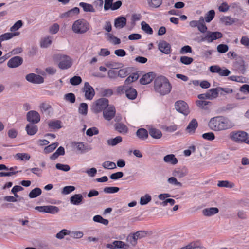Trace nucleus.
<instances>
[{"mask_svg":"<svg viewBox=\"0 0 249 249\" xmlns=\"http://www.w3.org/2000/svg\"><path fill=\"white\" fill-rule=\"evenodd\" d=\"M208 126L211 130L216 131L226 130L232 127L228 119L223 116H216L211 118L209 122Z\"/></svg>","mask_w":249,"mask_h":249,"instance_id":"f257e3e1","label":"nucleus"},{"mask_svg":"<svg viewBox=\"0 0 249 249\" xmlns=\"http://www.w3.org/2000/svg\"><path fill=\"white\" fill-rule=\"evenodd\" d=\"M154 89L156 92L164 95L170 92L171 85L166 77L159 76L154 81Z\"/></svg>","mask_w":249,"mask_h":249,"instance_id":"f03ea898","label":"nucleus"},{"mask_svg":"<svg viewBox=\"0 0 249 249\" xmlns=\"http://www.w3.org/2000/svg\"><path fill=\"white\" fill-rule=\"evenodd\" d=\"M53 59L58 61V66L62 70H66L71 68L73 64V59L70 56L65 54H57L54 55Z\"/></svg>","mask_w":249,"mask_h":249,"instance_id":"7ed1b4c3","label":"nucleus"},{"mask_svg":"<svg viewBox=\"0 0 249 249\" xmlns=\"http://www.w3.org/2000/svg\"><path fill=\"white\" fill-rule=\"evenodd\" d=\"M89 29V24L86 20L80 19L76 20L72 26V31L77 34H83Z\"/></svg>","mask_w":249,"mask_h":249,"instance_id":"20e7f679","label":"nucleus"},{"mask_svg":"<svg viewBox=\"0 0 249 249\" xmlns=\"http://www.w3.org/2000/svg\"><path fill=\"white\" fill-rule=\"evenodd\" d=\"M108 106V100L106 98H100L96 100L93 104L92 110L97 113L104 110Z\"/></svg>","mask_w":249,"mask_h":249,"instance_id":"39448f33","label":"nucleus"},{"mask_svg":"<svg viewBox=\"0 0 249 249\" xmlns=\"http://www.w3.org/2000/svg\"><path fill=\"white\" fill-rule=\"evenodd\" d=\"M231 138L235 141L244 142L249 144V137L248 134L244 131H239L232 134Z\"/></svg>","mask_w":249,"mask_h":249,"instance_id":"423d86ee","label":"nucleus"},{"mask_svg":"<svg viewBox=\"0 0 249 249\" xmlns=\"http://www.w3.org/2000/svg\"><path fill=\"white\" fill-rule=\"evenodd\" d=\"M175 108L177 111L182 113L184 115H187L189 113L188 105L183 101L179 100L175 103Z\"/></svg>","mask_w":249,"mask_h":249,"instance_id":"0eeeda50","label":"nucleus"},{"mask_svg":"<svg viewBox=\"0 0 249 249\" xmlns=\"http://www.w3.org/2000/svg\"><path fill=\"white\" fill-rule=\"evenodd\" d=\"M82 91L85 93V97L86 99L91 100L95 95V91L88 82H85Z\"/></svg>","mask_w":249,"mask_h":249,"instance_id":"6e6552de","label":"nucleus"},{"mask_svg":"<svg viewBox=\"0 0 249 249\" xmlns=\"http://www.w3.org/2000/svg\"><path fill=\"white\" fill-rule=\"evenodd\" d=\"M222 37V34L219 32H208L205 36L201 39V40L212 42L213 40L220 38Z\"/></svg>","mask_w":249,"mask_h":249,"instance_id":"1a4fd4ad","label":"nucleus"},{"mask_svg":"<svg viewBox=\"0 0 249 249\" xmlns=\"http://www.w3.org/2000/svg\"><path fill=\"white\" fill-rule=\"evenodd\" d=\"M27 120L32 124H36L40 121V116L37 112L32 110L27 113Z\"/></svg>","mask_w":249,"mask_h":249,"instance_id":"9d476101","label":"nucleus"},{"mask_svg":"<svg viewBox=\"0 0 249 249\" xmlns=\"http://www.w3.org/2000/svg\"><path fill=\"white\" fill-rule=\"evenodd\" d=\"M210 71L213 73H217L221 76H228L230 73V71L227 69H222L217 65L212 66L210 67Z\"/></svg>","mask_w":249,"mask_h":249,"instance_id":"9b49d317","label":"nucleus"},{"mask_svg":"<svg viewBox=\"0 0 249 249\" xmlns=\"http://www.w3.org/2000/svg\"><path fill=\"white\" fill-rule=\"evenodd\" d=\"M26 79L28 81L34 84H41L44 82V79L41 76L35 73L27 74Z\"/></svg>","mask_w":249,"mask_h":249,"instance_id":"f8f14e48","label":"nucleus"},{"mask_svg":"<svg viewBox=\"0 0 249 249\" xmlns=\"http://www.w3.org/2000/svg\"><path fill=\"white\" fill-rule=\"evenodd\" d=\"M115 113L116 110L114 107L110 106L104 110L103 114L106 120L110 121L115 116Z\"/></svg>","mask_w":249,"mask_h":249,"instance_id":"ddd939ff","label":"nucleus"},{"mask_svg":"<svg viewBox=\"0 0 249 249\" xmlns=\"http://www.w3.org/2000/svg\"><path fill=\"white\" fill-rule=\"evenodd\" d=\"M158 48L162 53L168 54L171 53L170 44L164 40L160 41L158 44Z\"/></svg>","mask_w":249,"mask_h":249,"instance_id":"4468645a","label":"nucleus"},{"mask_svg":"<svg viewBox=\"0 0 249 249\" xmlns=\"http://www.w3.org/2000/svg\"><path fill=\"white\" fill-rule=\"evenodd\" d=\"M23 62L22 58L20 56H15L11 58L7 63L9 68H16L19 66Z\"/></svg>","mask_w":249,"mask_h":249,"instance_id":"2eb2a0df","label":"nucleus"},{"mask_svg":"<svg viewBox=\"0 0 249 249\" xmlns=\"http://www.w3.org/2000/svg\"><path fill=\"white\" fill-rule=\"evenodd\" d=\"M154 77V74L153 72H149L144 74L140 79V82L142 84L146 85L150 83Z\"/></svg>","mask_w":249,"mask_h":249,"instance_id":"dca6fc26","label":"nucleus"},{"mask_svg":"<svg viewBox=\"0 0 249 249\" xmlns=\"http://www.w3.org/2000/svg\"><path fill=\"white\" fill-rule=\"evenodd\" d=\"M198 127V123L196 119H193L189 123L186 130L189 134H193L196 128Z\"/></svg>","mask_w":249,"mask_h":249,"instance_id":"f3484780","label":"nucleus"},{"mask_svg":"<svg viewBox=\"0 0 249 249\" xmlns=\"http://www.w3.org/2000/svg\"><path fill=\"white\" fill-rule=\"evenodd\" d=\"M126 19L125 17H120L115 19L114 26L116 28H122L126 25Z\"/></svg>","mask_w":249,"mask_h":249,"instance_id":"a211bd4d","label":"nucleus"},{"mask_svg":"<svg viewBox=\"0 0 249 249\" xmlns=\"http://www.w3.org/2000/svg\"><path fill=\"white\" fill-rule=\"evenodd\" d=\"M125 93L126 96L131 100L135 99L137 95L136 90L132 88H129L128 89H126Z\"/></svg>","mask_w":249,"mask_h":249,"instance_id":"6ab92c4d","label":"nucleus"},{"mask_svg":"<svg viewBox=\"0 0 249 249\" xmlns=\"http://www.w3.org/2000/svg\"><path fill=\"white\" fill-rule=\"evenodd\" d=\"M38 128L36 125L34 124H29L26 126V130L29 135H33L37 131Z\"/></svg>","mask_w":249,"mask_h":249,"instance_id":"aec40b11","label":"nucleus"},{"mask_svg":"<svg viewBox=\"0 0 249 249\" xmlns=\"http://www.w3.org/2000/svg\"><path fill=\"white\" fill-rule=\"evenodd\" d=\"M218 212V209L215 207L204 209L202 211L203 215L206 216H210L213 214L217 213Z\"/></svg>","mask_w":249,"mask_h":249,"instance_id":"412c9836","label":"nucleus"},{"mask_svg":"<svg viewBox=\"0 0 249 249\" xmlns=\"http://www.w3.org/2000/svg\"><path fill=\"white\" fill-rule=\"evenodd\" d=\"M164 162L175 165L178 163V160L173 154H169L164 156L163 158Z\"/></svg>","mask_w":249,"mask_h":249,"instance_id":"4be33fe9","label":"nucleus"},{"mask_svg":"<svg viewBox=\"0 0 249 249\" xmlns=\"http://www.w3.org/2000/svg\"><path fill=\"white\" fill-rule=\"evenodd\" d=\"M83 196L81 194H75L71 198V202L74 205H79L82 202Z\"/></svg>","mask_w":249,"mask_h":249,"instance_id":"5701e85b","label":"nucleus"},{"mask_svg":"<svg viewBox=\"0 0 249 249\" xmlns=\"http://www.w3.org/2000/svg\"><path fill=\"white\" fill-rule=\"evenodd\" d=\"M136 135L141 140L146 139L148 136L147 131L144 128L139 129L137 131Z\"/></svg>","mask_w":249,"mask_h":249,"instance_id":"b1692460","label":"nucleus"},{"mask_svg":"<svg viewBox=\"0 0 249 249\" xmlns=\"http://www.w3.org/2000/svg\"><path fill=\"white\" fill-rule=\"evenodd\" d=\"M219 91L218 87L213 88L208 90L207 92L208 93L209 99L213 100L217 98L218 95Z\"/></svg>","mask_w":249,"mask_h":249,"instance_id":"393cba45","label":"nucleus"},{"mask_svg":"<svg viewBox=\"0 0 249 249\" xmlns=\"http://www.w3.org/2000/svg\"><path fill=\"white\" fill-rule=\"evenodd\" d=\"M197 28L201 33H205L207 30V27L204 23V19L203 17H201L199 19Z\"/></svg>","mask_w":249,"mask_h":249,"instance_id":"a878e982","label":"nucleus"},{"mask_svg":"<svg viewBox=\"0 0 249 249\" xmlns=\"http://www.w3.org/2000/svg\"><path fill=\"white\" fill-rule=\"evenodd\" d=\"M115 129L121 133H126L128 132L127 127L124 124L118 123L115 125Z\"/></svg>","mask_w":249,"mask_h":249,"instance_id":"bb28decb","label":"nucleus"},{"mask_svg":"<svg viewBox=\"0 0 249 249\" xmlns=\"http://www.w3.org/2000/svg\"><path fill=\"white\" fill-rule=\"evenodd\" d=\"M150 135L154 139H160L162 136L161 132L155 128H151L149 130Z\"/></svg>","mask_w":249,"mask_h":249,"instance_id":"cd10ccee","label":"nucleus"},{"mask_svg":"<svg viewBox=\"0 0 249 249\" xmlns=\"http://www.w3.org/2000/svg\"><path fill=\"white\" fill-rule=\"evenodd\" d=\"M79 6L82 7L83 10L85 12H95V11L93 6L90 4L80 2L79 3Z\"/></svg>","mask_w":249,"mask_h":249,"instance_id":"c85d7f7f","label":"nucleus"},{"mask_svg":"<svg viewBox=\"0 0 249 249\" xmlns=\"http://www.w3.org/2000/svg\"><path fill=\"white\" fill-rule=\"evenodd\" d=\"M19 35V32L16 33H7L2 34L0 36V39L3 41L4 40H7L15 36H18Z\"/></svg>","mask_w":249,"mask_h":249,"instance_id":"c756f323","label":"nucleus"},{"mask_svg":"<svg viewBox=\"0 0 249 249\" xmlns=\"http://www.w3.org/2000/svg\"><path fill=\"white\" fill-rule=\"evenodd\" d=\"M217 186L219 187L232 188L234 187L235 185L234 183L230 182L227 180H222L218 182Z\"/></svg>","mask_w":249,"mask_h":249,"instance_id":"7c9ffc66","label":"nucleus"},{"mask_svg":"<svg viewBox=\"0 0 249 249\" xmlns=\"http://www.w3.org/2000/svg\"><path fill=\"white\" fill-rule=\"evenodd\" d=\"M106 35L107 36V40L114 44L116 45L120 43V39L115 36L113 34L110 33H107L106 34Z\"/></svg>","mask_w":249,"mask_h":249,"instance_id":"2f4dec72","label":"nucleus"},{"mask_svg":"<svg viewBox=\"0 0 249 249\" xmlns=\"http://www.w3.org/2000/svg\"><path fill=\"white\" fill-rule=\"evenodd\" d=\"M77 150L84 152L86 150H91V147L88 145L84 144L83 142H77L75 143Z\"/></svg>","mask_w":249,"mask_h":249,"instance_id":"473e14b6","label":"nucleus"},{"mask_svg":"<svg viewBox=\"0 0 249 249\" xmlns=\"http://www.w3.org/2000/svg\"><path fill=\"white\" fill-rule=\"evenodd\" d=\"M122 141V138L121 136H117L115 138L108 140L107 141V143L110 146H115L121 142Z\"/></svg>","mask_w":249,"mask_h":249,"instance_id":"72a5a7b5","label":"nucleus"},{"mask_svg":"<svg viewBox=\"0 0 249 249\" xmlns=\"http://www.w3.org/2000/svg\"><path fill=\"white\" fill-rule=\"evenodd\" d=\"M14 157L17 160H28L30 159V156L27 153H17Z\"/></svg>","mask_w":249,"mask_h":249,"instance_id":"f704fd0d","label":"nucleus"},{"mask_svg":"<svg viewBox=\"0 0 249 249\" xmlns=\"http://www.w3.org/2000/svg\"><path fill=\"white\" fill-rule=\"evenodd\" d=\"M114 244L115 245V249H128L129 247L128 244L124 243L122 241H114Z\"/></svg>","mask_w":249,"mask_h":249,"instance_id":"c9c22d12","label":"nucleus"},{"mask_svg":"<svg viewBox=\"0 0 249 249\" xmlns=\"http://www.w3.org/2000/svg\"><path fill=\"white\" fill-rule=\"evenodd\" d=\"M59 211V208L56 206L52 205L46 206L45 213L55 214L57 213Z\"/></svg>","mask_w":249,"mask_h":249,"instance_id":"e433bc0d","label":"nucleus"},{"mask_svg":"<svg viewBox=\"0 0 249 249\" xmlns=\"http://www.w3.org/2000/svg\"><path fill=\"white\" fill-rule=\"evenodd\" d=\"M41 190L39 188H36L33 189L29 193V196L30 198H35L41 194Z\"/></svg>","mask_w":249,"mask_h":249,"instance_id":"4c0bfd02","label":"nucleus"},{"mask_svg":"<svg viewBox=\"0 0 249 249\" xmlns=\"http://www.w3.org/2000/svg\"><path fill=\"white\" fill-rule=\"evenodd\" d=\"M221 22L226 25H230L233 24L235 20L233 18L229 16H226L221 18Z\"/></svg>","mask_w":249,"mask_h":249,"instance_id":"58836bf2","label":"nucleus"},{"mask_svg":"<svg viewBox=\"0 0 249 249\" xmlns=\"http://www.w3.org/2000/svg\"><path fill=\"white\" fill-rule=\"evenodd\" d=\"M142 29L145 33L151 35L153 33V30L150 26L145 22L142 21L141 23Z\"/></svg>","mask_w":249,"mask_h":249,"instance_id":"ea45409f","label":"nucleus"},{"mask_svg":"<svg viewBox=\"0 0 249 249\" xmlns=\"http://www.w3.org/2000/svg\"><path fill=\"white\" fill-rule=\"evenodd\" d=\"M93 219L95 222L100 223L104 225H107L108 224V220L104 219L101 216L99 215L94 216Z\"/></svg>","mask_w":249,"mask_h":249,"instance_id":"a19ab883","label":"nucleus"},{"mask_svg":"<svg viewBox=\"0 0 249 249\" xmlns=\"http://www.w3.org/2000/svg\"><path fill=\"white\" fill-rule=\"evenodd\" d=\"M79 112L84 115H86L88 112V105L86 103H81L79 107Z\"/></svg>","mask_w":249,"mask_h":249,"instance_id":"79ce46f5","label":"nucleus"},{"mask_svg":"<svg viewBox=\"0 0 249 249\" xmlns=\"http://www.w3.org/2000/svg\"><path fill=\"white\" fill-rule=\"evenodd\" d=\"M215 12L213 10L209 11L205 15V20L207 22H210L214 18Z\"/></svg>","mask_w":249,"mask_h":249,"instance_id":"37998d69","label":"nucleus"},{"mask_svg":"<svg viewBox=\"0 0 249 249\" xmlns=\"http://www.w3.org/2000/svg\"><path fill=\"white\" fill-rule=\"evenodd\" d=\"M52 43V39L50 37H46L43 38L41 41V46L43 48H46Z\"/></svg>","mask_w":249,"mask_h":249,"instance_id":"c03bdc74","label":"nucleus"},{"mask_svg":"<svg viewBox=\"0 0 249 249\" xmlns=\"http://www.w3.org/2000/svg\"><path fill=\"white\" fill-rule=\"evenodd\" d=\"M151 200V196L148 194H146L144 196L141 197L140 203L141 205H145L149 202Z\"/></svg>","mask_w":249,"mask_h":249,"instance_id":"a18cd8bd","label":"nucleus"},{"mask_svg":"<svg viewBox=\"0 0 249 249\" xmlns=\"http://www.w3.org/2000/svg\"><path fill=\"white\" fill-rule=\"evenodd\" d=\"M70 82L72 85H78L82 82V79L80 76H74L70 79Z\"/></svg>","mask_w":249,"mask_h":249,"instance_id":"49530a36","label":"nucleus"},{"mask_svg":"<svg viewBox=\"0 0 249 249\" xmlns=\"http://www.w3.org/2000/svg\"><path fill=\"white\" fill-rule=\"evenodd\" d=\"M58 145V143L56 142L49 145L45 147L44 152L46 153H49L53 151Z\"/></svg>","mask_w":249,"mask_h":249,"instance_id":"de8ad7c7","label":"nucleus"},{"mask_svg":"<svg viewBox=\"0 0 249 249\" xmlns=\"http://www.w3.org/2000/svg\"><path fill=\"white\" fill-rule=\"evenodd\" d=\"M79 13V9L77 7H74L65 13L64 15L67 17H72L74 15H77Z\"/></svg>","mask_w":249,"mask_h":249,"instance_id":"09e8293b","label":"nucleus"},{"mask_svg":"<svg viewBox=\"0 0 249 249\" xmlns=\"http://www.w3.org/2000/svg\"><path fill=\"white\" fill-rule=\"evenodd\" d=\"M139 78V75L137 73H133L131 75L128 77L125 81L126 84H130L136 81Z\"/></svg>","mask_w":249,"mask_h":249,"instance_id":"8fccbe9b","label":"nucleus"},{"mask_svg":"<svg viewBox=\"0 0 249 249\" xmlns=\"http://www.w3.org/2000/svg\"><path fill=\"white\" fill-rule=\"evenodd\" d=\"M70 233L71 231H70L63 229L56 234V237L58 239H62L64 238L65 235H70Z\"/></svg>","mask_w":249,"mask_h":249,"instance_id":"3c124183","label":"nucleus"},{"mask_svg":"<svg viewBox=\"0 0 249 249\" xmlns=\"http://www.w3.org/2000/svg\"><path fill=\"white\" fill-rule=\"evenodd\" d=\"M48 125L50 127L53 129H59L61 127V122L58 120L50 122Z\"/></svg>","mask_w":249,"mask_h":249,"instance_id":"603ef678","label":"nucleus"},{"mask_svg":"<svg viewBox=\"0 0 249 249\" xmlns=\"http://www.w3.org/2000/svg\"><path fill=\"white\" fill-rule=\"evenodd\" d=\"M180 61L183 64L189 65L193 61V59L192 57L182 56L180 58Z\"/></svg>","mask_w":249,"mask_h":249,"instance_id":"864d4df0","label":"nucleus"},{"mask_svg":"<svg viewBox=\"0 0 249 249\" xmlns=\"http://www.w3.org/2000/svg\"><path fill=\"white\" fill-rule=\"evenodd\" d=\"M148 3L153 8H158L161 4L162 0H148Z\"/></svg>","mask_w":249,"mask_h":249,"instance_id":"5fc2aeb1","label":"nucleus"},{"mask_svg":"<svg viewBox=\"0 0 249 249\" xmlns=\"http://www.w3.org/2000/svg\"><path fill=\"white\" fill-rule=\"evenodd\" d=\"M119 188L117 187H107L104 188V191L106 193L112 194L118 192Z\"/></svg>","mask_w":249,"mask_h":249,"instance_id":"6e6d98bb","label":"nucleus"},{"mask_svg":"<svg viewBox=\"0 0 249 249\" xmlns=\"http://www.w3.org/2000/svg\"><path fill=\"white\" fill-rule=\"evenodd\" d=\"M64 99L71 103H74L75 102V97L73 93H70L64 95Z\"/></svg>","mask_w":249,"mask_h":249,"instance_id":"4d7b16f0","label":"nucleus"},{"mask_svg":"<svg viewBox=\"0 0 249 249\" xmlns=\"http://www.w3.org/2000/svg\"><path fill=\"white\" fill-rule=\"evenodd\" d=\"M22 25V21L21 20H18L10 28V31L11 32L16 31L18 30Z\"/></svg>","mask_w":249,"mask_h":249,"instance_id":"13d9d810","label":"nucleus"},{"mask_svg":"<svg viewBox=\"0 0 249 249\" xmlns=\"http://www.w3.org/2000/svg\"><path fill=\"white\" fill-rule=\"evenodd\" d=\"M196 104L198 107L201 108L206 109L205 107L209 104H211V103L209 101H203V100H198L196 101Z\"/></svg>","mask_w":249,"mask_h":249,"instance_id":"bf43d9fd","label":"nucleus"},{"mask_svg":"<svg viewBox=\"0 0 249 249\" xmlns=\"http://www.w3.org/2000/svg\"><path fill=\"white\" fill-rule=\"evenodd\" d=\"M229 47L226 44H220L217 46V51L220 53H225L228 51Z\"/></svg>","mask_w":249,"mask_h":249,"instance_id":"052dcab7","label":"nucleus"},{"mask_svg":"<svg viewBox=\"0 0 249 249\" xmlns=\"http://www.w3.org/2000/svg\"><path fill=\"white\" fill-rule=\"evenodd\" d=\"M202 138L205 140L208 141H213L215 138V136L213 133V132H208L204 133L202 135Z\"/></svg>","mask_w":249,"mask_h":249,"instance_id":"680f3d73","label":"nucleus"},{"mask_svg":"<svg viewBox=\"0 0 249 249\" xmlns=\"http://www.w3.org/2000/svg\"><path fill=\"white\" fill-rule=\"evenodd\" d=\"M180 249H206L205 247L202 246H196L195 244L191 243L186 246L185 247L181 248Z\"/></svg>","mask_w":249,"mask_h":249,"instance_id":"e2e57ef3","label":"nucleus"},{"mask_svg":"<svg viewBox=\"0 0 249 249\" xmlns=\"http://www.w3.org/2000/svg\"><path fill=\"white\" fill-rule=\"evenodd\" d=\"M56 168L64 171H68L70 170V167L68 165L57 163L55 165Z\"/></svg>","mask_w":249,"mask_h":249,"instance_id":"0e129e2a","label":"nucleus"},{"mask_svg":"<svg viewBox=\"0 0 249 249\" xmlns=\"http://www.w3.org/2000/svg\"><path fill=\"white\" fill-rule=\"evenodd\" d=\"M103 166L104 168L112 169L116 168V164L113 162L106 161L103 163Z\"/></svg>","mask_w":249,"mask_h":249,"instance_id":"69168bd1","label":"nucleus"},{"mask_svg":"<svg viewBox=\"0 0 249 249\" xmlns=\"http://www.w3.org/2000/svg\"><path fill=\"white\" fill-rule=\"evenodd\" d=\"M71 236L73 238L78 239L81 238L83 236V233L82 232L79 231H75L71 232L70 234Z\"/></svg>","mask_w":249,"mask_h":249,"instance_id":"338daca9","label":"nucleus"},{"mask_svg":"<svg viewBox=\"0 0 249 249\" xmlns=\"http://www.w3.org/2000/svg\"><path fill=\"white\" fill-rule=\"evenodd\" d=\"M98 130L96 127H92L88 129L86 131V134L89 136L98 134Z\"/></svg>","mask_w":249,"mask_h":249,"instance_id":"774afa93","label":"nucleus"}]
</instances>
